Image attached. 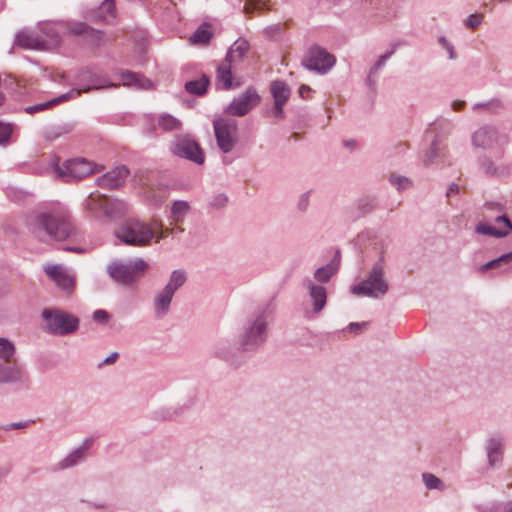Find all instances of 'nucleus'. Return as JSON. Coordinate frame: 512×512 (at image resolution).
I'll use <instances>...</instances> for the list:
<instances>
[{"mask_svg": "<svg viewBox=\"0 0 512 512\" xmlns=\"http://www.w3.org/2000/svg\"><path fill=\"white\" fill-rule=\"evenodd\" d=\"M93 319L97 323L106 324L110 319V315L107 311H105L103 309H98V310L94 311Z\"/></svg>", "mask_w": 512, "mask_h": 512, "instance_id": "47", "label": "nucleus"}, {"mask_svg": "<svg viewBox=\"0 0 512 512\" xmlns=\"http://www.w3.org/2000/svg\"><path fill=\"white\" fill-rule=\"evenodd\" d=\"M340 264V253L336 252L335 257L326 265L315 270L313 281L316 283H327L338 272Z\"/></svg>", "mask_w": 512, "mask_h": 512, "instance_id": "22", "label": "nucleus"}, {"mask_svg": "<svg viewBox=\"0 0 512 512\" xmlns=\"http://www.w3.org/2000/svg\"><path fill=\"white\" fill-rule=\"evenodd\" d=\"M149 264L142 258L130 260L127 263L112 262L107 266L109 276L117 283L132 286L148 271Z\"/></svg>", "mask_w": 512, "mask_h": 512, "instance_id": "7", "label": "nucleus"}, {"mask_svg": "<svg viewBox=\"0 0 512 512\" xmlns=\"http://www.w3.org/2000/svg\"><path fill=\"white\" fill-rule=\"evenodd\" d=\"M85 39L94 46H101L106 42V35L103 31L91 27Z\"/></svg>", "mask_w": 512, "mask_h": 512, "instance_id": "38", "label": "nucleus"}, {"mask_svg": "<svg viewBox=\"0 0 512 512\" xmlns=\"http://www.w3.org/2000/svg\"><path fill=\"white\" fill-rule=\"evenodd\" d=\"M336 59L334 55L330 54L325 48L314 45L308 49L303 60L302 65L319 74H326L335 65Z\"/></svg>", "mask_w": 512, "mask_h": 512, "instance_id": "10", "label": "nucleus"}, {"mask_svg": "<svg viewBox=\"0 0 512 512\" xmlns=\"http://www.w3.org/2000/svg\"><path fill=\"white\" fill-rule=\"evenodd\" d=\"M89 447V441L86 440L82 446L73 450L69 455H67L64 459H62L58 463L59 469H67L77 465L79 462L83 461L86 456V451Z\"/></svg>", "mask_w": 512, "mask_h": 512, "instance_id": "25", "label": "nucleus"}, {"mask_svg": "<svg viewBox=\"0 0 512 512\" xmlns=\"http://www.w3.org/2000/svg\"><path fill=\"white\" fill-rule=\"evenodd\" d=\"M389 289L390 284L386 275V261L382 251L366 277L351 287V293L358 297L381 299L388 293Z\"/></svg>", "mask_w": 512, "mask_h": 512, "instance_id": "3", "label": "nucleus"}, {"mask_svg": "<svg viewBox=\"0 0 512 512\" xmlns=\"http://www.w3.org/2000/svg\"><path fill=\"white\" fill-rule=\"evenodd\" d=\"M496 260L500 266L512 262V251L499 256Z\"/></svg>", "mask_w": 512, "mask_h": 512, "instance_id": "54", "label": "nucleus"}, {"mask_svg": "<svg viewBox=\"0 0 512 512\" xmlns=\"http://www.w3.org/2000/svg\"><path fill=\"white\" fill-rule=\"evenodd\" d=\"M440 149L438 148L437 140H433L431 148L423 158V164L425 167H430L435 162V158L438 157Z\"/></svg>", "mask_w": 512, "mask_h": 512, "instance_id": "42", "label": "nucleus"}, {"mask_svg": "<svg viewBox=\"0 0 512 512\" xmlns=\"http://www.w3.org/2000/svg\"><path fill=\"white\" fill-rule=\"evenodd\" d=\"M270 91L274 99L273 115L281 117L283 115V106L288 101L291 91L288 85L281 80H276L271 83Z\"/></svg>", "mask_w": 512, "mask_h": 512, "instance_id": "17", "label": "nucleus"}, {"mask_svg": "<svg viewBox=\"0 0 512 512\" xmlns=\"http://www.w3.org/2000/svg\"><path fill=\"white\" fill-rule=\"evenodd\" d=\"M228 202V198L225 194L216 195L211 201V205L216 208L224 207Z\"/></svg>", "mask_w": 512, "mask_h": 512, "instance_id": "49", "label": "nucleus"}, {"mask_svg": "<svg viewBox=\"0 0 512 512\" xmlns=\"http://www.w3.org/2000/svg\"><path fill=\"white\" fill-rule=\"evenodd\" d=\"M60 28L63 29V23L51 24L46 23L40 27L42 34L45 35L46 45H59L61 42Z\"/></svg>", "mask_w": 512, "mask_h": 512, "instance_id": "28", "label": "nucleus"}, {"mask_svg": "<svg viewBox=\"0 0 512 512\" xmlns=\"http://www.w3.org/2000/svg\"><path fill=\"white\" fill-rule=\"evenodd\" d=\"M174 294L163 288L154 297L153 309L157 319L164 318L170 311Z\"/></svg>", "mask_w": 512, "mask_h": 512, "instance_id": "21", "label": "nucleus"}, {"mask_svg": "<svg viewBox=\"0 0 512 512\" xmlns=\"http://www.w3.org/2000/svg\"><path fill=\"white\" fill-rule=\"evenodd\" d=\"M29 231L40 241H64L75 235L76 227L69 210L60 203H52L34 211L28 218Z\"/></svg>", "mask_w": 512, "mask_h": 512, "instance_id": "2", "label": "nucleus"}, {"mask_svg": "<svg viewBox=\"0 0 512 512\" xmlns=\"http://www.w3.org/2000/svg\"><path fill=\"white\" fill-rule=\"evenodd\" d=\"M44 271L66 294L74 291L76 277L70 269L61 264H53L45 266Z\"/></svg>", "mask_w": 512, "mask_h": 512, "instance_id": "12", "label": "nucleus"}, {"mask_svg": "<svg viewBox=\"0 0 512 512\" xmlns=\"http://www.w3.org/2000/svg\"><path fill=\"white\" fill-rule=\"evenodd\" d=\"M503 108H504V105H503L502 101H500L499 99H492L485 103H476L473 106L474 111H476V112L483 111V112H486L489 114L499 113L501 110H503Z\"/></svg>", "mask_w": 512, "mask_h": 512, "instance_id": "35", "label": "nucleus"}, {"mask_svg": "<svg viewBox=\"0 0 512 512\" xmlns=\"http://www.w3.org/2000/svg\"><path fill=\"white\" fill-rule=\"evenodd\" d=\"M13 140V130H0V145L6 146Z\"/></svg>", "mask_w": 512, "mask_h": 512, "instance_id": "48", "label": "nucleus"}, {"mask_svg": "<svg viewBox=\"0 0 512 512\" xmlns=\"http://www.w3.org/2000/svg\"><path fill=\"white\" fill-rule=\"evenodd\" d=\"M365 202V207L367 210H371L374 207L373 200L366 199Z\"/></svg>", "mask_w": 512, "mask_h": 512, "instance_id": "62", "label": "nucleus"}, {"mask_svg": "<svg viewBox=\"0 0 512 512\" xmlns=\"http://www.w3.org/2000/svg\"><path fill=\"white\" fill-rule=\"evenodd\" d=\"M67 251H74V252H77V253H82L84 250L81 249V248H74V247H68L66 248Z\"/></svg>", "mask_w": 512, "mask_h": 512, "instance_id": "64", "label": "nucleus"}, {"mask_svg": "<svg viewBox=\"0 0 512 512\" xmlns=\"http://www.w3.org/2000/svg\"><path fill=\"white\" fill-rule=\"evenodd\" d=\"M368 323L367 322H351L348 326H347V329L351 332V333H359L363 328L367 327Z\"/></svg>", "mask_w": 512, "mask_h": 512, "instance_id": "50", "label": "nucleus"}, {"mask_svg": "<svg viewBox=\"0 0 512 512\" xmlns=\"http://www.w3.org/2000/svg\"><path fill=\"white\" fill-rule=\"evenodd\" d=\"M160 413H161V415H159L158 417H160L162 419H172L178 415V412L175 409H170V408L157 412V414H160Z\"/></svg>", "mask_w": 512, "mask_h": 512, "instance_id": "53", "label": "nucleus"}, {"mask_svg": "<svg viewBox=\"0 0 512 512\" xmlns=\"http://www.w3.org/2000/svg\"><path fill=\"white\" fill-rule=\"evenodd\" d=\"M389 182L397 189V191H404L413 186V182L409 178L398 174H391Z\"/></svg>", "mask_w": 512, "mask_h": 512, "instance_id": "37", "label": "nucleus"}, {"mask_svg": "<svg viewBox=\"0 0 512 512\" xmlns=\"http://www.w3.org/2000/svg\"><path fill=\"white\" fill-rule=\"evenodd\" d=\"M116 237L125 244L143 247L154 239L155 230L151 224L137 219L125 221L115 232Z\"/></svg>", "mask_w": 512, "mask_h": 512, "instance_id": "6", "label": "nucleus"}, {"mask_svg": "<svg viewBox=\"0 0 512 512\" xmlns=\"http://www.w3.org/2000/svg\"><path fill=\"white\" fill-rule=\"evenodd\" d=\"M269 320L267 308H256L243 319L234 336H224L214 344L213 355L229 365L240 366L243 352L256 351L267 340Z\"/></svg>", "mask_w": 512, "mask_h": 512, "instance_id": "1", "label": "nucleus"}, {"mask_svg": "<svg viewBox=\"0 0 512 512\" xmlns=\"http://www.w3.org/2000/svg\"><path fill=\"white\" fill-rule=\"evenodd\" d=\"M495 222L498 227H493L486 223L478 224L476 226V232L483 235L502 238L507 236L512 231V223L506 215L497 216Z\"/></svg>", "mask_w": 512, "mask_h": 512, "instance_id": "16", "label": "nucleus"}, {"mask_svg": "<svg viewBox=\"0 0 512 512\" xmlns=\"http://www.w3.org/2000/svg\"><path fill=\"white\" fill-rule=\"evenodd\" d=\"M116 17V5L114 0H104L95 15L92 17L93 20H97L103 23H109L110 20Z\"/></svg>", "mask_w": 512, "mask_h": 512, "instance_id": "26", "label": "nucleus"}, {"mask_svg": "<svg viewBox=\"0 0 512 512\" xmlns=\"http://www.w3.org/2000/svg\"><path fill=\"white\" fill-rule=\"evenodd\" d=\"M343 145L349 151H354L358 148V142L355 139H347L343 141Z\"/></svg>", "mask_w": 512, "mask_h": 512, "instance_id": "55", "label": "nucleus"}, {"mask_svg": "<svg viewBox=\"0 0 512 512\" xmlns=\"http://www.w3.org/2000/svg\"><path fill=\"white\" fill-rule=\"evenodd\" d=\"M158 125L160 128H177L181 126L182 123L169 114H163L158 117Z\"/></svg>", "mask_w": 512, "mask_h": 512, "instance_id": "41", "label": "nucleus"}, {"mask_svg": "<svg viewBox=\"0 0 512 512\" xmlns=\"http://www.w3.org/2000/svg\"><path fill=\"white\" fill-rule=\"evenodd\" d=\"M504 443L500 436H492L487 440L486 452L490 466H495L501 462L503 456Z\"/></svg>", "mask_w": 512, "mask_h": 512, "instance_id": "23", "label": "nucleus"}, {"mask_svg": "<svg viewBox=\"0 0 512 512\" xmlns=\"http://www.w3.org/2000/svg\"><path fill=\"white\" fill-rule=\"evenodd\" d=\"M42 316L46 320V329L51 334L68 335L79 327V319L76 316L58 309H46Z\"/></svg>", "mask_w": 512, "mask_h": 512, "instance_id": "8", "label": "nucleus"}, {"mask_svg": "<svg viewBox=\"0 0 512 512\" xmlns=\"http://www.w3.org/2000/svg\"><path fill=\"white\" fill-rule=\"evenodd\" d=\"M302 287L307 291L311 303L312 312L319 314L327 304V290L321 284H317L311 277L302 280Z\"/></svg>", "mask_w": 512, "mask_h": 512, "instance_id": "13", "label": "nucleus"}, {"mask_svg": "<svg viewBox=\"0 0 512 512\" xmlns=\"http://www.w3.org/2000/svg\"><path fill=\"white\" fill-rule=\"evenodd\" d=\"M232 63L224 60L217 68V85L222 89H229L232 84Z\"/></svg>", "mask_w": 512, "mask_h": 512, "instance_id": "27", "label": "nucleus"}, {"mask_svg": "<svg viewBox=\"0 0 512 512\" xmlns=\"http://www.w3.org/2000/svg\"><path fill=\"white\" fill-rule=\"evenodd\" d=\"M121 80L123 81L124 85H134L141 89H149L152 87V82L150 80L130 71L122 72Z\"/></svg>", "mask_w": 512, "mask_h": 512, "instance_id": "30", "label": "nucleus"}, {"mask_svg": "<svg viewBox=\"0 0 512 512\" xmlns=\"http://www.w3.org/2000/svg\"><path fill=\"white\" fill-rule=\"evenodd\" d=\"M90 28L91 26L83 22L73 23L70 25L63 24V29H65L68 33L74 35H82L84 37L88 34Z\"/></svg>", "mask_w": 512, "mask_h": 512, "instance_id": "39", "label": "nucleus"}, {"mask_svg": "<svg viewBox=\"0 0 512 512\" xmlns=\"http://www.w3.org/2000/svg\"><path fill=\"white\" fill-rule=\"evenodd\" d=\"M86 207L91 211L103 212L110 216L115 210L124 209L125 204L120 200L111 201L104 195L91 193L86 200Z\"/></svg>", "mask_w": 512, "mask_h": 512, "instance_id": "15", "label": "nucleus"}, {"mask_svg": "<svg viewBox=\"0 0 512 512\" xmlns=\"http://www.w3.org/2000/svg\"><path fill=\"white\" fill-rule=\"evenodd\" d=\"M118 357H119L118 352H112L110 355H108L103 361H101L98 364V368H102L106 365H111V364L115 363L116 360L118 359Z\"/></svg>", "mask_w": 512, "mask_h": 512, "instance_id": "51", "label": "nucleus"}, {"mask_svg": "<svg viewBox=\"0 0 512 512\" xmlns=\"http://www.w3.org/2000/svg\"><path fill=\"white\" fill-rule=\"evenodd\" d=\"M483 168L488 174L491 175L496 174L497 172V169L494 167L492 163H484Z\"/></svg>", "mask_w": 512, "mask_h": 512, "instance_id": "58", "label": "nucleus"}, {"mask_svg": "<svg viewBox=\"0 0 512 512\" xmlns=\"http://www.w3.org/2000/svg\"><path fill=\"white\" fill-rule=\"evenodd\" d=\"M249 50V43L244 39L236 40L226 55V60L231 63L240 61Z\"/></svg>", "mask_w": 512, "mask_h": 512, "instance_id": "29", "label": "nucleus"}, {"mask_svg": "<svg viewBox=\"0 0 512 512\" xmlns=\"http://www.w3.org/2000/svg\"><path fill=\"white\" fill-rule=\"evenodd\" d=\"M1 384L29 387L31 380L25 367L17 363H0Z\"/></svg>", "mask_w": 512, "mask_h": 512, "instance_id": "11", "label": "nucleus"}, {"mask_svg": "<svg viewBox=\"0 0 512 512\" xmlns=\"http://www.w3.org/2000/svg\"><path fill=\"white\" fill-rule=\"evenodd\" d=\"M394 52H395V47H394L391 51H389V52H387V53H385V54H383V55H381V56L379 57V59L377 60V62H376V63L374 64V66L370 69L369 78H370L373 74L377 73V71H378L379 69H381V68L385 65L386 61H387V60H388V59H389V58L394 54Z\"/></svg>", "mask_w": 512, "mask_h": 512, "instance_id": "43", "label": "nucleus"}, {"mask_svg": "<svg viewBox=\"0 0 512 512\" xmlns=\"http://www.w3.org/2000/svg\"><path fill=\"white\" fill-rule=\"evenodd\" d=\"M190 210V205L187 201L178 200L175 201L171 207V217L174 222H182L184 217Z\"/></svg>", "mask_w": 512, "mask_h": 512, "instance_id": "34", "label": "nucleus"}, {"mask_svg": "<svg viewBox=\"0 0 512 512\" xmlns=\"http://www.w3.org/2000/svg\"><path fill=\"white\" fill-rule=\"evenodd\" d=\"M57 137H59V133H57L55 130H50L48 133L45 134V138L47 140H53Z\"/></svg>", "mask_w": 512, "mask_h": 512, "instance_id": "60", "label": "nucleus"}, {"mask_svg": "<svg viewBox=\"0 0 512 512\" xmlns=\"http://www.w3.org/2000/svg\"><path fill=\"white\" fill-rule=\"evenodd\" d=\"M77 79L80 83L87 82L88 85L82 89H72L69 92L61 94L60 96L53 98L49 101L38 103V104H35L32 106H28L25 108V111L29 114H33V113H36V112H39V111H42L45 109H49L53 106H56L60 103L65 102L69 99H74V98L80 96V94L82 92H88L91 89L98 90L103 87L113 86L112 84H109L106 79H101V78L97 77L89 69L81 71L79 73Z\"/></svg>", "mask_w": 512, "mask_h": 512, "instance_id": "4", "label": "nucleus"}, {"mask_svg": "<svg viewBox=\"0 0 512 512\" xmlns=\"http://www.w3.org/2000/svg\"><path fill=\"white\" fill-rule=\"evenodd\" d=\"M504 512H512V502H508L505 504Z\"/></svg>", "mask_w": 512, "mask_h": 512, "instance_id": "63", "label": "nucleus"}, {"mask_svg": "<svg viewBox=\"0 0 512 512\" xmlns=\"http://www.w3.org/2000/svg\"><path fill=\"white\" fill-rule=\"evenodd\" d=\"M422 479L427 489L439 491L446 489L444 482L434 474L424 473Z\"/></svg>", "mask_w": 512, "mask_h": 512, "instance_id": "36", "label": "nucleus"}, {"mask_svg": "<svg viewBox=\"0 0 512 512\" xmlns=\"http://www.w3.org/2000/svg\"><path fill=\"white\" fill-rule=\"evenodd\" d=\"M310 195L311 191H306L302 193L297 201V209L300 212H306L310 205Z\"/></svg>", "mask_w": 512, "mask_h": 512, "instance_id": "45", "label": "nucleus"}, {"mask_svg": "<svg viewBox=\"0 0 512 512\" xmlns=\"http://www.w3.org/2000/svg\"><path fill=\"white\" fill-rule=\"evenodd\" d=\"M460 191V188L458 186V184L456 183H451L448 188H447V191H446V196L447 197H451L453 195H456L458 194Z\"/></svg>", "mask_w": 512, "mask_h": 512, "instance_id": "56", "label": "nucleus"}, {"mask_svg": "<svg viewBox=\"0 0 512 512\" xmlns=\"http://www.w3.org/2000/svg\"><path fill=\"white\" fill-rule=\"evenodd\" d=\"M478 510L479 512H497L498 507L496 505L479 506Z\"/></svg>", "mask_w": 512, "mask_h": 512, "instance_id": "57", "label": "nucleus"}, {"mask_svg": "<svg viewBox=\"0 0 512 512\" xmlns=\"http://www.w3.org/2000/svg\"><path fill=\"white\" fill-rule=\"evenodd\" d=\"M170 151L174 156L197 165H202L205 162L204 151L199 143L188 134L177 135L170 144Z\"/></svg>", "mask_w": 512, "mask_h": 512, "instance_id": "9", "label": "nucleus"}, {"mask_svg": "<svg viewBox=\"0 0 512 512\" xmlns=\"http://www.w3.org/2000/svg\"><path fill=\"white\" fill-rule=\"evenodd\" d=\"M260 101V96L253 88H248L241 96L229 105L228 112L232 115L244 116Z\"/></svg>", "mask_w": 512, "mask_h": 512, "instance_id": "14", "label": "nucleus"}, {"mask_svg": "<svg viewBox=\"0 0 512 512\" xmlns=\"http://www.w3.org/2000/svg\"><path fill=\"white\" fill-rule=\"evenodd\" d=\"M438 42L448 53V57L450 60H455L457 58L454 46L452 45L451 42L448 41V39L445 36H440L438 38Z\"/></svg>", "mask_w": 512, "mask_h": 512, "instance_id": "44", "label": "nucleus"}, {"mask_svg": "<svg viewBox=\"0 0 512 512\" xmlns=\"http://www.w3.org/2000/svg\"><path fill=\"white\" fill-rule=\"evenodd\" d=\"M128 174L126 166H119L99 177L97 184L105 189H117L124 184Z\"/></svg>", "mask_w": 512, "mask_h": 512, "instance_id": "18", "label": "nucleus"}, {"mask_svg": "<svg viewBox=\"0 0 512 512\" xmlns=\"http://www.w3.org/2000/svg\"><path fill=\"white\" fill-rule=\"evenodd\" d=\"M483 21L481 14H471L465 21V25L469 28H477Z\"/></svg>", "mask_w": 512, "mask_h": 512, "instance_id": "46", "label": "nucleus"}, {"mask_svg": "<svg viewBox=\"0 0 512 512\" xmlns=\"http://www.w3.org/2000/svg\"><path fill=\"white\" fill-rule=\"evenodd\" d=\"M151 225L155 230L154 239L156 243L174 233L173 229L164 228L163 225L158 221H154Z\"/></svg>", "mask_w": 512, "mask_h": 512, "instance_id": "40", "label": "nucleus"}, {"mask_svg": "<svg viewBox=\"0 0 512 512\" xmlns=\"http://www.w3.org/2000/svg\"><path fill=\"white\" fill-rule=\"evenodd\" d=\"M451 106H452L453 110L459 111V110L464 108L465 102L464 101H460V100H455V101L452 102Z\"/></svg>", "mask_w": 512, "mask_h": 512, "instance_id": "59", "label": "nucleus"}, {"mask_svg": "<svg viewBox=\"0 0 512 512\" xmlns=\"http://www.w3.org/2000/svg\"><path fill=\"white\" fill-rule=\"evenodd\" d=\"M14 45L30 50L47 49L45 40L39 38L37 35L27 30H21L16 34Z\"/></svg>", "mask_w": 512, "mask_h": 512, "instance_id": "19", "label": "nucleus"}, {"mask_svg": "<svg viewBox=\"0 0 512 512\" xmlns=\"http://www.w3.org/2000/svg\"><path fill=\"white\" fill-rule=\"evenodd\" d=\"M219 149L229 153L238 142L237 130H214Z\"/></svg>", "mask_w": 512, "mask_h": 512, "instance_id": "24", "label": "nucleus"}, {"mask_svg": "<svg viewBox=\"0 0 512 512\" xmlns=\"http://www.w3.org/2000/svg\"><path fill=\"white\" fill-rule=\"evenodd\" d=\"M52 166L57 177L64 182L81 180L104 170L103 165L94 163L85 158L69 159L62 164L59 163V160H55Z\"/></svg>", "mask_w": 512, "mask_h": 512, "instance_id": "5", "label": "nucleus"}, {"mask_svg": "<svg viewBox=\"0 0 512 512\" xmlns=\"http://www.w3.org/2000/svg\"><path fill=\"white\" fill-rule=\"evenodd\" d=\"M26 426H27V423H22V422L12 423V424H10V429H21V428H25Z\"/></svg>", "mask_w": 512, "mask_h": 512, "instance_id": "61", "label": "nucleus"}, {"mask_svg": "<svg viewBox=\"0 0 512 512\" xmlns=\"http://www.w3.org/2000/svg\"><path fill=\"white\" fill-rule=\"evenodd\" d=\"M212 37V32L207 23L201 24L197 30L191 35L190 42L192 44H207Z\"/></svg>", "mask_w": 512, "mask_h": 512, "instance_id": "33", "label": "nucleus"}, {"mask_svg": "<svg viewBox=\"0 0 512 512\" xmlns=\"http://www.w3.org/2000/svg\"><path fill=\"white\" fill-rule=\"evenodd\" d=\"M472 141L475 146L482 148H494L503 142L498 130H475Z\"/></svg>", "mask_w": 512, "mask_h": 512, "instance_id": "20", "label": "nucleus"}, {"mask_svg": "<svg viewBox=\"0 0 512 512\" xmlns=\"http://www.w3.org/2000/svg\"><path fill=\"white\" fill-rule=\"evenodd\" d=\"M186 280L187 277L183 270H174L164 288L175 294V292L185 284Z\"/></svg>", "mask_w": 512, "mask_h": 512, "instance_id": "31", "label": "nucleus"}, {"mask_svg": "<svg viewBox=\"0 0 512 512\" xmlns=\"http://www.w3.org/2000/svg\"><path fill=\"white\" fill-rule=\"evenodd\" d=\"M209 85V79L203 75L201 78L191 80L185 84V89L188 93L201 96L203 95Z\"/></svg>", "mask_w": 512, "mask_h": 512, "instance_id": "32", "label": "nucleus"}, {"mask_svg": "<svg viewBox=\"0 0 512 512\" xmlns=\"http://www.w3.org/2000/svg\"><path fill=\"white\" fill-rule=\"evenodd\" d=\"M498 267H500V265L498 264L497 260L493 259V260L488 261L487 263L481 265L480 267H478L477 270L480 273H484V272H486L489 269H495V268H498Z\"/></svg>", "mask_w": 512, "mask_h": 512, "instance_id": "52", "label": "nucleus"}]
</instances>
